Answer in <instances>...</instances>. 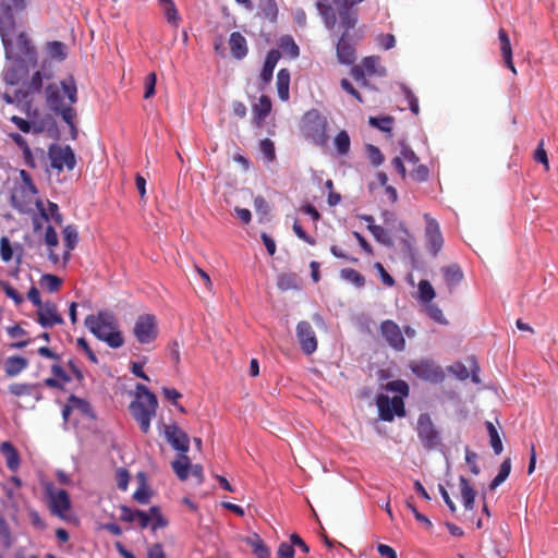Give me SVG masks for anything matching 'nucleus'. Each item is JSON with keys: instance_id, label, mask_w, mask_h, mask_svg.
I'll return each mask as SVG.
<instances>
[{"instance_id": "obj_62", "label": "nucleus", "mask_w": 558, "mask_h": 558, "mask_svg": "<svg viewBox=\"0 0 558 558\" xmlns=\"http://www.w3.org/2000/svg\"><path fill=\"white\" fill-rule=\"evenodd\" d=\"M294 547L292 543L283 542L279 545L277 557L278 558H294Z\"/></svg>"}, {"instance_id": "obj_26", "label": "nucleus", "mask_w": 558, "mask_h": 558, "mask_svg": "<svg viewBox=\"0 0 558 558\" xmlns=\"http://www.w3.org/2000/svg\"><path fill=\"white\" fill-rule=\"evenodd\" d=\"M445 282L450 292L462 281L463 272L459 265L452 264L441 268Z\"/></svg>"}, {"instance_id": "obj_57", "label": "nucleus", "mask_w": 558, "mask_h": 558, "mask_svg": "<svg viewBox=\"0 0 558 558\" xmlns=\"http://www.w3.org/2000/svg\"><path fill=\"white\" fill-rule=\"evenodd\" d=\"M476 460H477V454L474 451L466 448L465 449V462L469 465L470 471L474 475H478L481 472L480 466L476 463Z\"/></svg>"}, {"instance_id": "obj_58", "label": "nucleus", "mask_w": 558, "mask_h": 558, "mask_svg": "<svg viewBox=\"0 0 558 558\" xmlns=\"http://www.w3.org/2000/svg\"><path fill=\"white\" fill-rule=\"evenodd\" d=\"M405 99L408 101L409 108L413 114L417 116L420 113L418 99L414 95V93L410 88H404Z\"/></svg>"}, {"instance_id": "obj_29", "label": "nucleus", "mask_w": 558, "mask_h": 558, "mask_svg": "<svg viewBox=\"0 0 558 558\" xmlns=\"http://www.w3.org/2000/svg\"><path fill=\"white\" fill-rule=\"evenodd\" d=\"M171 466L180 481L187 480L191 468V461L186 453L180 452L178 458L171 462Z\"/></svg>"}, {"instance_id": "obj_64", "label": "nucleus", "mask_w": 558, "mask_h": 558, "mask_svg": "<svg viewBox=\"0 0 558 558\" xmlns=\"http://www.w3.org/2000/svg\"><path fill=\"white\" fill-rule=\"evenodd\" d=\"M428 174H429V171H428V168L424 165H420L417 166L412 172H411V177L413 180H415L416 182H424L428 179Z\"/></svg>"}, {"instance_id": "obj_45", "label": "nucleus", "mask_w": 558, "mask_h": 558, "mask_svg": "<svg viewBox=\"0 0 558 558\" xmlns=\"http://www.w3.org/2000/svg\"><path fill=\"white\" fill-rule=\"evenodd\" d=\"M368 123L386 133H390L392 130L393 118L391 117H369Z\"/></svg>"}, {"instance_id": "obj_25", "label": "nucleus", "mask_w": 558, "mask_h": 558, "mask_svg": "<svg viewBox=\"0 0 558 558\" xmlns=\"http://www.w3.org/2000/svg\"><path fill=\"white\" fill-rule=\"evenodd\" d=\"M63 241L65 244V251L63 254V264H66L71 257V251L75 248L78 243V232L74 225H68L63 230Z\"/></svg>"}, {"instance_id": "obj_6", "label": "nucleus", "mask_w": 558, "mask_h": 558, "mask_svg": "<svg viewBox=\"0 0 558 558\" xmlns=\"http://www.w3.org/2000/svg\"><path fill=\"white\" fill-rule=\"evenodd\" d=\"M2 16L0 17V36L4 53L10 58L13 54L11 36L15 34L16 23L13 10H23L25 0H4L1 2Z\"/></svg>"}, {"instance_id": "obj_34", "label": "nucleus", "mask_w": 558, "mask_h": 558, "mask_svg": "<svg viewBox=\"0 0 558 558\" xmlns=\"http://www.w3.org/2000/svg\"><path fill=\"white\" fill-rule=\"evenodd\" d=\"M270 99L267 96L262 95L258 99V104L253 107L254 119L258 124H260L266 119V117L270 113Z\"/></svg>"}, {"instance_id": "obj_63", "label": "nucleus", "mask_w": 558, "mask_h": 558, "mask_svg": "<svg viewBox=\"0 0 558 558\" xmlns=\"http://www.w3.org/2000/svg\"><path fill=\"white\" fill-rule=\"evenodd\" d=\"M260 150L269 161L275 159V145L269 138L260 142Z\"/></svg>"}, {"instance_id": "obj_55", "label": "nucleus", "mask_w": 558, "mask_h": 558, "mask_svg": "<svg viewBox=\"0 0 558 558\" xmlns=\"http://www.w3.org/2000/svg\"><path fill=\"white\" fill-rule=\"evenodd\" d=\"M0 256L3 262H9L13 257V248L8 238L0 239Z\"/></svg>"}, {"instance_id": "obj_10", "label": "nucleus", "mask_w": 558, "mask_h": 558, "mask_svg": "<svg viewBox=\"0 0 558 558\" xmlns=\"http://www.w3.org/2000/svg\"><path fill=\"white\" fill-rule=\"evenodd\" d=\"M48 157L51 168L58 171H62L64 168L72 171L76 166L75 155L69 145L52 144L48 149Z\"/></svg>"}, {"instance_id": "obj_28", "label": "nucleus", "mask_w": 558, "mask_h": 558, "mask_svg": "<svg viewBox=\"0 0 558 558\" xmlns=\"http://www.w3.org/2000/svg\"><path fill=\"white\" fill-rule=\"evenodd\" d=\"M43 88V75L40 71H36L28 82L27 90L17 89L15 92V98L17 101L25 100L29 94L39 93Z\"/></svg>"}, {"instance_id": "obj_18", "label": "nucleus", "mask_w": 558, "mask_h": 558, "mask_svg": "<svg viewBox=\"0 0 558 558\" xmlns=\"http://www.w3.org/2000/svg\"><path fill=\"white\" fill-rule=\"evenodd\" d=\"M296 338L302 351L306 355L313 354L317 350V338L312 325L302 320L296 325Z\"/></svg>"}, {"instance_id": "obj_15", "label": "nucleus", "mask_w": 558, "mask_h": 558, "mask_svg": "<svg viewBox=\"0 0 558 558\" xmlns=\"http://www.w3.org/2000/svg\"><path fill=\"white\" fill-rule=\"evenodd\" d=\"M36 315L38 324L46 329L64 323L62 315L58 311L57 304L51 301H46L37 307Z\"/></svg>"}, {"instance_id": "obj_30", "label": "nucleus", "mask_w": 558, "mask_h": 558, "mask_svg": "<svg viewBox=\"0 0 558 558\" xmlns=\"http://www.w3.org/2000/svg\"><path fill=\"white\" fill-rule=\"evenodd\" d=\"M459 482L463 506L466 510H473L476 492L464 476H460Z\"/></svg>"}, {"instance_id": "obj_32", "label": "nucleus", "mask_w": 558, "mask_h": 558, "mask_svg": "<svg viewBox=\"0 0 558 558\" xmlns=\"http://www.w3.org/2000/svg\"><path fill=\"white\" fill-rule=\"evenodd\" d=\"M277 90L278 96L282 101L289 100V86H290V72L287 69H281L277 73Z\"/></svg>"}, {"instance_id": "obj_56", "label": "nucleus", "mask_w": 558, "mask_h": 558, "mask_svg": "<svg viewBox=\"0 0 558 558\" xmlns=\"http://www.w3.org/2000/svg\"><path fill=\"white\" fill-rule=\"evenodd\" d=\"M51 373L54 378L60 379L63 385L71 381V377L69 374L64 371V368L61 366L60 362H56L51 366Z\"/></svg>"}, {"instance_id": "obj_37", "label": "nucleus", "mask_w": 558, "mask_h": 558, "mask_svg": "<svg viewBox=\"0 0 558 558\" xmlns=\"http://www.w3.org/2000/svg\"><path fill=\"white\" fill-rule=\"evenodd\" d=\"M247 544L252 547L253 553L257 558H269L270 557V550L265 545V543L259 537V535L254 534L253 537L247 539Z\"/></svg>"}, {"instance_id": "obj_49", "label": "nucleus", "mask_w": 558, "mask_h": 558, "mask_svg": "<svg viewBox=\"0 0 558 558\" xmlns=\"http://www.w3.org/2000/svg\"><path fill=\"white\" fill-rule=\"evenodd\" d=\"M0 544L9 548L12 545L11 531L4 517L0 513Z\"/></svg>"}, {"instance_id": "obj_35", "label": "nucleus", "mask_w": 558, "mask_h": 558, "mask_svg": "<svg viewBox=\"0 0 558 558\" xmlns=\"http://www.w3.org/2000/svg\"><path fill=\"white\" fill-rule=\"evenodd\" d=\"M436 292L428 280H421L417 284V300L426 305L435 299Z\"/></svg>"}, {"instance_id": "obj_7", "label": "nucleus", "mask_w": 558, "mask_h": 558, "mask_svg": "<svg viewBox=\"0 0 558 558\" xmlns=\"http://www.w3.org/2000/svg\"><path fill=\"white\" fill-rule=\"evenodd\" d=\"M328 121L317 110L307 111L302 120V132L306 140H310L319 147L328 144L327 135Z\"/></svg>"}, {"instance_id": "obj_53", "label": "nucleus", "mask_w": 558, "mask_h": 558, "mask_svg": "<svg viewBox=\"0 0 558 558\" xmlns=\"http://www.w3.org/2000/svg\"><path fill=\"white\" fill-rule=\"evenodd\" d=\"M129 481H130V473L128 472V470H125L123 468L118 469L116 472V482H117L118 488L120 490L125 492L129 486Z\"/></svg>"}, {"instance_id": "obj_42", "label": "nucleus", "mask_w": 558, "mask_h": 558, "mask_svg": "<svg viewBox=\"0 0 558 558\" xmlns=\"http://www.w3.org/2000/svg\"><path fill=\"white\" fill-rule=\"evenodd\" d=\"M342 279L353 283L356 288H362L365 284L364 276L353 268H343L340 271Z\"/></svg>"}, {"instance_id": "obj_3", "label": "nucleus", "mask_w": 558, "mask_h": 558, "mask_svg": "<svg viewBox=\"0 0 558 558\" xmlns=\"http://www.w3.org/2000/svg\"><path fill=\"white\" fill-rule=\"evenodd\" d=\"M84 324L97 339L110 348L118 349L123 345V335L118 329L117 319L111 312L99 311L97 314H90L86 316Z\"/></svg>"}, {"instance_id": "obj_14", "label": "nucleus", "mask_w": 558, "mask_h": 558, "mask_svg": "<svg viewBox=\"0 0 558 558\" xmlns=\"http://www.w3.org/2000/svg\"><path fill=\"white\" fill-rule=\"evenodd\" d=\"M134 336L140 343H149L157 337L156 318L154 315L138 316L134 325Z\"/></svg>"}, {"instance_id": "obj_60", "label": "nucleus", "mask_w": 558, "mask_h": 558, "mask_svg": "<svg viewBox=\"0 0 558 558\" xmlns=\"http://www.w3.org/2000/svg\"><path fill=\"white\" fill-rule=\"evenodd\" d=\"M156 81H157V77H156V74L154 72L149 73L146 77V82H145V93H144V98L145 99H149L150 97L154 96L155 94V87H156Z\"/></svg>"}, {"instance_id": "obj_24", "label": "nucleus", "mask_w": 558, "mask_h": 558, "mask_svg": "<svg viewBox=\"0 0 558 558\" xmlns=\"http://www.w3.org/2000/svg\"><path fill=\"white\" fill-rule=\"evenodd\" d=\"M229 46L232 56L238 60L245 58L248 52L247 41L240 32L231 33L229 38Z\"/></svg>"}, {"instance_id": "obj_59", "label": "nucleus", "mask_w": 558, "mask_h": 558, "mask_svg": "<svg viewBox=\"0 0 558 558\" xmlns=\"http://www.w3.org/2000/svg\"><path fill=\"white\" fill-rule=\"evenodd\" d=\"M534 159H535V161L544 165L546 170L549 169L548 157H547L546 150L544 149V141L543 140L539 142V144L534 153Z\"/></svg>"}, {"instance_id": "obj_31", "label": "nucleus", "mask_w": 558, "mask_h": 558, "mask_svg": "<svg viewBox=\"0 0 558 558\" xmlns=\"http://www.w3.org/2000/svg\"><path fill=\"white\" fill-rule=\"evenodd\" d=\"M28 365V361L23 356H9L5 360V374L9 377L19 375Z\"/></svg>"}, {"instance_id": "obj_27", "label": "nucleus", "mask_w": 558, "mask_h": 558, "mask_svg": "<svg viewBox=\"0 0 558 558\" xmlns=\"http://www.w3.org/2000/svg\"><path fill=\"white\" fill-rule=\"evenodd\" d=\"M0 452L5 459V464L9 470L16 471L20 466V454L10 441H4L0 445Z\"/></svg>"}, {"instance_id": "obj_43", "label": "nucleus", "mask_w": 558, "mask_h": 558, "mask_svg": "<svg viewBox=\"0 0 558 558\" xmlns=\"http://www.w3.org/2000/svg\"><path fill=\"white\" fill-rule=\"evenodd\" d=\"M335 146L339 155L344 156L350 151V136L345 130L340 131L335 137Z\"/></svg>"}, {"instance_id": "obj_38", "label": "nucleus", "mask_w": 558, "mask_h": 558, "mask_svg": "<svg viewBox=\"0 0 558 558\" xmlns=\"http://www.w3.org/2000/svg\"><path fill=\"white\" fill-rule=\"evenodd\" d=\"M511 472V460L507 458L502 461L499 468L498 474L494 477L492 483L489 484V488L492 490L496 489L499 485H501Z\"/></svg>"}, {"instance_id": "obj_13", "label": "nucleus", "mask_w": 558, "mask_h": 558, "mask_svg": "<svg viewBox=\"0 0 558 558\" xmlns=\"http://www.w3.org/2000/svg\"><path fill=\"white\" fill-rule=\"evenodd\" d=\"M13 54L9 58L5 54L8 60L11 59H20L24 60L33 65L37 63V51L35 46L32 44L25 32H21L16 38V45L12 44Z\"/></svg>"}, {"instance_id": "obj_39", "label": "nucleus", "mask_w": 558, "mask_h": 558, "mask_svg": "<svg viewBox=\"0 0 558 558\" xmlns=\"http://www.w3.org/2000/svg\"><path fill=\"white\" fill-rule=\"evenodd\" d=\"M259 8L265 19L276 23L279 12L276 0H260Z\"/></svg>"}, {"instance_id": "obj_61", "label": "nucleus", "mask_w": 558, "mask_h": 558, "mask_svg": "<svg viewBox=\"0 0 558 558\" xmlns=\"http://www.w3.org/2000/svg\"><path fill=\"white\" fill-rule=\"evenodd\" d=\"M147 557L148 558H167L162 544L154 543V544L148 545Z\"/></svg>"}, {"instance_id": "obj_1", "label": "nucleus", "mask_w": 558, "mask_h": 558, "mask_svg": "<svg viewBox=\"0 0 558 558\" xmlns=\"http://www.w3.org/2000/svg\"><path fill=\"white\" fill-rule=\"evenodd\" d=\"M46 101L48 107L60 114L62 120L70 126L72 137L75 138L77 130L74 123L76 111L72 107L77 101V88L75 80L70 76L68 80L61 82V88L57 84L47 85Z\"/></svg>"}, {"instance_id": "obj_4", "label": "nucleus", "mask_w": 558, "mask_h": 558, "mask_svg": "<svg viewBox=\"0 0 558 558\" xmlns=\"http://www.w3.org/2000/svg\"><path fill=\"white\" fill-rule=\"evenodd\" d=\"M385 390L398 392L400 396L389 398L386 395H379L376 399L380 420L385 422L393 421L395 416H405L403 398L409 396V385L401 379L389 381L385 385Z\"/></svg>"}, {"instance_id": "obj_47", "label": "nucleus", "mask_w": 558, "mask_h": 558, "mask_svg": "<svg viewBox=\"0 0 558 558\" xmlns=\"http://www.w3.org/2000/svg\"><path fill=\"white\" fill-rule=\"evenodd\" d=\"M280 48L292 58H296L300 52L299 46L291 36H283L280 39Z\"/></svg>"}, {"instance_id": "obj_12", "label": "nucleus", "mask_w": 558, "mask_h": 558, "mask_svg": "<svg viewBox=\"0 0 558 558\" xmlns=\"http://www.w3.org/2000/svg\"><path fill=\"white\" fill-rule=\"evenodd\" d=\"M410 368L416 377L426 381L438 384L445 379L442 368L432 360L413 361Z\"/></svg>"}, {"instance_id": "obj_21", "label": "nucleus", "mask_w": 558, "mask_h": 558, "mask_svg": "<svg viewBox=\"0 0 558 558\" xmlns=\"http://www.w3.org/2000/svg\"><path fill=\"white\" fill-rule=\"evenodd\" d=\"M12 64L3 73L4 82L9 85H17L28 74V62L20 59H11Z\"/></svg>"}, {"instance_id": "obj_9", "label": "nucleus", "mask_w": 558, "mask_h": 558, "mask_svg": "<svg viewBox=\"0 0 558 558\" xmlns=\"http://www.w3.org/2000/svg\"><path fill=\"white\" fill-rule=\"evenodd\" d=\"M416 433L423 447L427 450H435L441 446V435L432 421L428 413H421L417 418Z\"/></svg>"}, {"instance_id": "obj_44", "label": "nucleus", "mask_w": 558, "mask_h": 558, "mask_svg": "<svg viewBox=\"0 0 558 558\" xmlns=\"http://www.w3.org/2000/svg\"><path fill=\"white\" fill-rule=\"evenodd\" d=\"M150 518L151 521L149 526L153 532H156L158 529H163L168 525V520L163 518L157 506L150 507Z\"/></svg>"}, {"instance_id": "obj_5", "label": "nucleus", "mask_w": 558, "mask_h": 558, "mask_svg": "<svg viewBox=\"0 0 558 558\" xmlns=\"http://www.w3.org/2000/svg\"><path fill=\"white\" fill-rule=\"evenodd\" d=\"M157 407V397L145 385L137 384L135 399L130 403L129 409L144 434L150 429V421L156 415Z\"/></svg>"}, {"instance_id": "obj_19", "label": "nucleus", "mask_w": 558, "mask_h": 558, "mask_svg": "<svg viewBox=\"0 0 558 558\" xmlns=\"http://www.w3.org/2000/svg\"><path fill=\"white\" fill-rule=\"evenodd\" d=\"M165 436L174 450L187 453L190 449V437L177 424L165 425Z\"/></svg>"}, {"instance_id": "obj_50", "label": "nucleus", "mask_w": 558, "mask_h": 558, "mask_svg": "<svg viewBox=\"0 0 558 558\" xmlns=\"http://www.w3.org/2000/svg\"><path fill=\"white\" fill-rule=\"evenodd\" d=\"M378 61L377 57H366L362 61V65L368 75L379 74L383 75L385 73V69L378 70Z\"/></svg>"}, {"instance_id": "obj_22", "label": "nucleus", "mask_w": 558, "mask_h": 558, "mask_svg": "<svg viewBox=\"0 0 558 558\" xmlns=\"http://www.w3.org/2000/svg\"><path fill=\"white\" fill-rule=\"evenodd\" d=\"M498 39L500 44V51L504 58L505 65L513 73L517 74L515 66L512 61V48L508 33L504 28L498 31Z\"/></svg>"}, {"instance_id": "obj_52", "label": "nucleus", "mask_w": 558, "mask_h": 558, "mask_svg": "<svg viewBox=\"0 0 558 558\" xmlns=\"http://www.w3.org/2000/svg\"><path fill=\"white\" fill-rule=\"evenodd\" d=\"M407 507L411 510L417 522L422 523L426 530H432L433 523L430 520L426 515L422 514L411 500H407Z\"/></svg>"}, {"instance_id": "obj_33", "label": "nucleus", "mask_w": 558, "mask_h": 558, "mask_svg": "<svg viewBox=\"0 0 558 558\" xmlns=\"http://www.w3.org/2000/svg\"><path fill=\"white\" fill-rule=\"evenodd\" d=\"M47 56L52 59L57 60L59 62L66 59V47L62 41L53 40L48 41L45 47Z\"/></svg>"}, {"instance_id": "obj_36", "label": "nucleus", "mask_w": 558, "mask_h": 558, "mask_svg": "<svg viewBox=\"0 0 558 558\" xmlns=\"http://www.w3.org/2000/svg\"><path fill=\"white\" fill-rule=\"evenodd\" d=\"M69 401L72 403L73 410L78 411L83 416L95 418V413L92 405L85 399L78 398L74 395L69 397Z\"/></svg>"}, {"instance_id": "obj_54", "label": "nucleus", "mask_w": 558, "mask_h": 558, "mask_svg": "<svg viewBox=\"0 0 558 558\" xmlns=\"http://www.w3.org/2000/svg\"><path fill=\"white\" fill-rule=\"evenodd\" d=\"M425 306H426V312H427L428 316L433 320H435L439 324H447V320L442 314V311L436 304L428 303Z\"/></svg>"}, {"instance_id": "obj_8", "label": "nucleus", "mask_w": 558, "mask_h": 558, "mask_svg": "<svg viewBox=\"0 0 558 558\" xmlns=\"http://www.w3.org/2000/svg\"><path fill=\"white\" fill-rule=\"evenodd\" d=\"M19 174L23 185L13 191L11 195V205L19 211L23 213L27 210L33 196L38 194V190L33 182L31 174L26 170L21 169Z\"/></svg>"}, {"instance_id": "obj_17", "label": "nucleus", "mask_w": 558, "mask_h": 558, "mask_svg": "<svg viewBox=\"0 0 558 558\" xmlns=\"http://www.w3.org/2000/svg\"><path fill=\"white\" fill-rule=\"evenodd\" d=\"M380 333L386 342L396 351H403L405 349V339L397 323L387 319L380 324Z\"/></svg>"}, {"instance_id": "obj_11", "label": "nucleus", "mask_w": 558, "mask_h": 558, "mask_svg": "<svg viewBox=\"0 0 558 558\" xmlns=\"http://www.w3.org/2000/svg\"><path fill=\"white\" fill-rule=\"evenodd\" d=\"M49 510L52 514L64 519L71 509V500L66 490L57 489L53 484L46 485Z\"/></svg>"}, {"instance_id": "obj_51", "label": "nucleus", "mask_w": 558, "mask_h": 558, "mask_svg": "<svg viewBox=\"0 0 558 558\" xmlns=\"http://www.w3.org/2000/svg\"><path fill=\"white\" fill-rule=\"evenodd\" d=\"M0 287L4 294L11 299L15 305L20 306L24 302V298L22 294H20L9 282L1 281Z\"/></svg>"}, {"instance_id": "obj_40", "label": "nucleus", "mask_w": 558, "mask_h": 558, "mask_svg": "<svg viewBox=\"0 0 558 558\" xmlns=\"http://www.w3.org/2000/svg\"><path fill=\"white\" fill-rule=\"evenodd\" d=\"M40 287L50 293L59 291L62 286V279L56 275L45 274L40 278Z\"/></svg>"}, {"instance_id": "obj_46", "label": "nucleus", "mask_w": 558, "mask_h": 558, "mask_svg": "<svg viewBox=\"0 0 558 558\" xmlns=\"http://www.w3.org/2000/svg\"><path fill=\"white\" fill-rule=\"evenodd\" d=\"M38 386L39 385L12 384L9 386V391L16 397L32 396Z\"/></svg>"}, {"instance_id": "obj_48", "label": "nucleus", "mask_w": 558, "mask_h": 558, "mask_svg": "<svg viewBox=\"0 0 558 558\" xmlns=\"http://www.w3.org/2000/svg\"><path fill=\"white\" fill-rule=\"evenodd\" d=\"M367 229L378 242L385 245L391 244V239L388 232L383 227L377 225H368Z\"/></svg>"}, {"instance_id": "obj_20", "label": "nucleus", "mask_w": 558, "mask_h": 558, "mask_svg": "<svg viewBox=\"0 0 558 558\" xmlns=\"http://www.w3.org/2000/svg\"><path fill=\"white\" fill-rule=\"evenodd\" d=\"M340 29L342 31V34L336 47L338 61L342 64H353L356 59V54L354 46L350 43L349 32L351 29Z\"/></svg>"}, {"instance_id": "obj_23", "label": "nucleus", "mask_w": 558, "mask_h": 558, "mask_svg": "<svg viewBox=\"0 0 558 558\" xmlns=\"http://www.w3.org/2000/svg\"><path fill=\"white\" fill-rule=\"evenodd\" d=\"M280 57L281 54L277 49H271L270 51H268L264 62L263 70L259 75V78L264 85H267L271 82L274 70Z\"/></svg>"}, {"instance_id": "obj_41", "label": "nucleus", "mask_w": 558, "mask_h": 558, "mask_svg": "<svg viewBox=\"0 0 558 558\" xmlns=\"http://www.w3.org/2000/svg\"><path fill=\"white\" fill-rule=\"evenodd\" d=\"M486 428L489 436L490 446L496 454H500L504 450L502 441L499 433L492 422H486Z\"/></svg>"}, {"instance_id": "obj_2", "label": "nucleus", "mask_w": 558, "mask_h": 558, "mask_svg": "<svg viewBox=\"0 0 558 558\" xmlns=\"http://www.w3.org/2000/svg\"><path fill=\"white\" fill-rule=\"evenodd\" d=\"M338 8V17L332 7L327 0H317L316 8L322 15L325 26L335 32L338 28L353 29L357 23L356 11L352 9L355 5L354 0H332Z\"/></svg>"}, {"instance_id": "obj_16", "label": "nucleus", "mask_w": 558, "mask_h": 558, "mask_svg": "<svg viewBox=\"0 0 558 558\" xmlns=\"http://www.w3.org/2000/svg\"><path fill=\"white\" fill-rule=\"evenodd\" d=\"M424 220L426 222L425 238L427 247L432 255L436 256L444 245V238L440 232V227L439 223L433 217H430L429 214L424 215Z\"/></svg>"}]
</instances>
